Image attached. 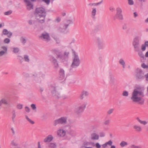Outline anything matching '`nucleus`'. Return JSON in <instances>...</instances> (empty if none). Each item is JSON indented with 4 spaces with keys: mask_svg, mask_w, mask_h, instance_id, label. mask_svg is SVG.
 <instances>
[{
    "mask_svg": "<svg viewBox=\"0 0 148 148\" xmlns=\"http://www.w3.org/2000/svg\"><path fill=\"white\" fill-rule=\"evenodd\" d=\"M36 12L38 15L40 17L43 18V19L42 20L38 19V22L41 23H44L46 16V12L45 8L43 7L37 8L36 9Z\"/></svg>",
    "mask_w": 148,
    "mask_h": 148,
    "instance_id": "nucleus-3",
    "label": "nucleus"
},
{
    "mask_svg": "<svg viewBox=\"0 0 148 148\" xmlns=\"http://www.w3.org/2000/svg\"><path fill=\"white\" fill-rule=\"evenodd\" d=\"M24 1L27 4L28 10H31L33 9V5L29 0H24Z\"/></svg>",
    "mask_w": 148,
    "mask_h": 148,
    "instance_id": "nucleus-18",
    "label": "nucleus"
},
{
    "mask_svg": "<svg viewBox=\"0 0 148 148\" xmlns=\"http://www.w3.org/2000/svg\"><path fill=\"white\" fill-rule=\"evenodd\" d=\"M61 21V18L59 17H57L55 20V21L57 22L58 23L60 22Z\"/></svg>",
    "mask_w": 148,
    "mask_h": 148,
    "instance_id": "nucleus-59",
    "label": "nucleus"
},
{
    "mask_svg": "<svg viewBox=\"0 0 148 148\" xmlns=\"http://www.w3.org/2000/svg\"><path fill=\"white\" fill-rule=\"evenodd\" d=\"M119 63L122 66L123 68L125 67V62L123 58H121L119 61Z\"/></svg>",
    "mask_w": 148,
    "mask_h": 148,
    "instance_id": "nucleus-26",
    "label": "nucleus"
},
{
    "mask_svg": "<svg viewBox=\"0 0 148 148\" xmlns=\"http://www.w3.org/2000/svg\"><path fill=\"white\" fill-rule=\"evenodd\" d=\"M136 119L137 121L141 124L143 125H147L148 122L146 121H142L138 117H137Z\"/></svg>",
    "mask_w": 148,
    "mask_h": 148,
    "instance_id": "nucleus-25",
    "label": "nucleus"
},
{
    "mask_svg": "<svg viewBox=\"0 0 148 148\" xmlns=\"http://www.w3.org/2000/svg\"><path fill=\"white\" fill-rule=\"evenodd\" d=\"M66 23H64L63 28H60L59 29L60 32L64 34H66L68 32V30L67 29L68 27L70 24L73 23V20H67L66 21Z\"/></svg>",
    "mask_w": 148,
    "mask_h": 148,
    "instance_id": "nucleus-6",
    "label": "nucleus"
},
{
    "mask_svg": "<svg viewBox=\"0 0 148 148\" xmlns=\"http://www.w3.org/2000/svg\"><path fill=\"white\" fill-rule=\"evenodd\" d=\"M99 135L96 133H93L91 134V138L92 140H98L99 139Z\"/></svg>",
    "mask_w": 148,
    "mask_h": 148,
    "instance_id": "nucleus-22",
    "label": "nucleus"
},
{
    "mask_svg": "<svg viewBox=\"0 0 148 148\" xmlns=\"http://www.w3.org/2000/svg\"><path fill=\"white\" fill-rule=\"evenodd\" d=\"M132 45L134 51L136 52L138 51L139 50V40L138 37L135 38L133 40Z\"/></svg>",
    "mask_w": 148,
    "mask_h": 148,
    "instance_id": "nucleus-8",
    "label": "nucleus"
},
{
    "mask_svg": "<svg viewBox=\"0 0 148 148\" xmlns=\"http://www.w3.org/2000/svg\"><path fill=\"white\" fill-rule=\"evenodd\" d=\"M136 79L138 80H142L145 77L144 73L141 69L137 70L136 75Z\"/></svg>",
    "mask_w": 148,
    "mask_h": 148,
    "instance_id": "nucleus-9",
    "label": "nucleus"
},
{
    "mask_svg": "<svg viewBox=\"0 0 148 148\" xmlns=\"http://www.w3.org/2000/svg\"><path fill=\"white\" fill-rule=\"evenodd\" d=\"M128 145L127 143L124 141H121L120 144V145L122 147L126 146Z\"/></svg>",
    "mask_w": 148,
    "mask_h": 148,
    "instance_id": "nucleus-28",
    "label": "nucleus"
},
{
    "mask_svg": "<svg viewBox=\"0 0 148 148\" xmlns=\"http://www.w3.org/2000/svg\"><path fill=\"white\" fill-rule=\"evenodd\" d=\"M53 139L52 136L51 135H49L45 138L44 141L45 143H49Z\"/></svg>",
    "mask_w": 148,
    "mask_h": 148,
    "instance_id": "nucleus-20",
    "label": "nucleus"
},
{
    "mask_svg": "<svg viewBox=\"0 0 148 148\" xmlns=\"http://www.w3.org/2000/svg\"><path fill=\"white\" fill-rule=\"evenodd\" d=\"M59 79L60 80L63 79L64 78V70L61 69L59 72Z\"/></svg>",
    "mask_w": 148,
    "mask_h": 148,
    "instance_id": "nucleus-19",
    "label": "nucleus"
},
{
    "mask_svg": "<svg viewBox=\"0 0 148 148\" xmlns=\"http://www.w3.org/2000/svg\"><path fill=\"white\" fill-rule=\"evenodd\" d=\"M26 118L27 120L32 124H34V121L29 119L27 116H26Z\"/></svg>",
    "mask_w": 148,
    "mask_h": 148,
    "instance_id": "nucleus-35",
    "label": "nucleus"
},
{
    "mask_svg": "<svg viewBox=\"0 0 148 148\" xmlns=\"http://www.w3.org/2000/svg\"><path fill=\"white\" fill-rule=\"evenodd\" d=\"M133 128L136 132H141L142 130V129L141 127L137 125H134Z\"/></svg>",
    "mask_w": 148,
    "mask_h": 148,
    "instance_id": "nucleus-21",
    "label": "nucleus"
},
{
    "mask_svg": "<svg viewBox=\"0 0 148 148\" xmlns=\"http://www.w3.org/2000/svg\"><path fill=\"white\" fill-rule=\"evenodd\" d=\"M24 59L25 62H29L30 61L29 56L27 55H25L24 56Z\"/></svg>",
    "mask_w": 148,
    "mask_h": 148,
    "instance_id": "nucleus-31",
    "label": "nucleus"
},
{
    "mask_svg": "<svg viewBox=\"0 0 148 148\" xmlns=\"http://www.w3.org/2000/svg\"><path fill=\"white\" fill-rule=\"evenodd\" d=\"M21 41L22 43L24 44L26 42V40L24 38L21 37Z\"/></svg>",
    "mask_w": 148,
    "mask_h": 148,
    "instance_id": "nucleus-43",
    "label": "nucleus"
},
{
    "mask_svg": "<svg viewBox=\"0 0 148 148\" xmlns=\"http://www.w3.org/2000/svg\"><path fill=\"white\" fill-rule=\"evenodd\" d=\"M17 57L18 59L19 60L20 62L21 63H22L23 61V58L22 56L20 55H18Z\"/></svg>",
    "mask_w": 148,
    "mask_h": 148,
    "instance_id": "nucleus-36",
    "label": "nucleus"
},
{
    "mask_svg": "<svg viewBox=\"0 0 148 148\" xmlns=\"http://www.w3.org/2000/svg\"><path fill=\"white\" fill-rule=\"evenodd\" d=\"M116 13L115 18L119 20H123V17L122 14V9L120 7H118L116 8Z\"/></svg>",
    "mask_w": 148,
    "mask_h": 148,
    "instance_id": "nucleus-10",
    "label": "nucleus"
},
{
    "mask_svg": "<svg viewBox=\"0 0 148 148\" xmlns=\"http://www.w3.org/2000/svg\"><path fill=\"white\" fill-rule=\"evenodd\" d=\"M146 46L144 44H143L141 46V49L143 51H145L146 49Z\"/></svg>",
    "mask_w": 148,
    "mask_h": 148,
    "instance_id": "nucleus-49",
    "label": "nucleus"
},
{
    "mask_svg": "<svg viewBox=\"0 0 148 148\" xmlns=\"http://www.w3.org/2000/svg\"><path fill=\"white\" fill-rule=\"evenodd\" d=\"M3 104L6 105L9 104L8 102L7 101V100L4 98L0 100V106H1Z\"/></svg>",
    "mask_w": 148,
    "mask_h": 148,
    "instance_id": "nucleus-24",
    "label": "nucleus"
},
{
    "mask_svg": "<svg viewBox=\"0 0 148 148\" xmlns=\"http://www.w3.org/2000/svg\"><path fill=\"white\" fill-rule=\"evenodd\" d=\"M141 66L144 69H148V65H147L144 63H143L142 64Z\"/></svg>",
    "mask_w": 148,
    "mask_h": 148,
    "instance_id": "nucleus-44",
    "label": "nucleus"
},
{
    "mask_svg": "<svg viewBox=\"0 0 148 148\" xmlns=\"http://www.w3.org/2000/svg\"><path fill=\"white\" fill-rule=\"evenodd\" d=\"M45 75L41 73H39L38 74L34 73L32 74V77L36 82H38L40 79V77H43Z\"/></svg>",
    "mask_w": 148,
    "mask_h": 148,
    "instance_id": "nucleus-12",
    "label": "nucleus"
},
{
    "mask_svg": "<svg viewBox=\"0 0 148 148\" xmlns=\"http://www.w3.org/2000/svg\"><path fill=\"white\" fill-rule=\"evenodd\" d=\"M114 110V109H111L109 110L107 112V114L108 115H110L112 113H113V111Z\"/></svg>",
    "mask_w": 148,
    "mask_h": 148,
    "instance_id": "nucleus-39",
    "label": "nucleus"
},
{
    "mask_svg": "<svg viewBox=\"0 0 148 148\" xmlns=\"http://www.w3.org/2000/svg\"><path fill=\"white\" fill-rule=\"evenodd\" d=\"M144 77H145L146 80L148 81V73L145 75Z\"/></svg>",
    "mask_w": 148,
    "mask_h": 148,
    "instance_id": "nucleus-60",
    "label": "nucleus"
},
{
    "mask_svg": "<svg viewBox=\"0 0 148 148\" xmlns=\"http://www.w3.org/2000/svg\"><path fill=\"white\" fill-rule=\"evenodd\" d=\"M72 60V62L71 64L72 67L73 68H77L80 64V61L77 54L75 52L73 53Z\"/></svg>",
    "mask_w": 148,
    "mask_h": 148,
    "instance_id": "nucleus-4",
    "label": "nucleus"
},
{
    "mask_svg": "<svg viewBox=\"0 0 148 148\" xmlns=\"http://www.w3.org/2000/svg\"><path fill=\"white\" fill-rule=\"evenodd\" d=\"M92 14L93 18H94L96 13V9L95 8H92Z\"/></svg>",
    "mask_w": 148,
    "mask_h": 148,
    "instance_id": "nucleus-32",
    "label": "nucleus"
},
{
    "mask_svg": "<svg viewBox=\"0 0 148 148\" xmlns=\"http://www.w3.org/2000/svg\"><path fill=\"white\" fill-rule=\"evenodd\" d=\"M67 118L66 117H62L58 119L55 120L54 122L55 126L58 124H65L67 123Z\"/></svg>",
    "mask_w": 148,
    "mask_h": 148,
    "instance_id": "nucleus-7",
    "label": "nucleus"
},
{
    "mask_svg": "<svg viewBox=\"0 0 148 148\" xmlns=\"http://www.w3.org/2000/svg\"><path fill=\"white\" fill-rule=\"evenodd\" d=\"M54 39L57 44H59L60 43V40L57 37L54 38Z\"/></svg>",
    "mask_w": 148,
    "mask_h": 148,
    "instance_id": "nucleus-58",
    "label": "nucleus"
},
{
    "mask_svg": "<svg viewBox=\"0 0 148 148\" xmlns=\"http://www.w3.org/2000/svg\"><path fill=\"white\" fill-rule=\"evenodd\" d=\"M38 148H41V146L40 144V142H38Z\"/></svg>",
    "mask_w": 148,
    "mask_h": 148,
    "instance_id": "nucleus-63",
    "label": "nucleus"
},
{
    "mask_svg": "<svg viewBox=\"0 0 148 148\" xmlns=\"http://www.w3.org/2000/svg\"><path fill=\"white\" fill-rule=\"evenodd\" d=\"M51 51L53 54L57 56L56 58L57 59H60L61 62H64L68 60L69 53V52L65 51L64 55H63L62 54V51L57 49H53Z\"/></svg>",
    "mask_w": 148,
    "mask_h": 148,
    "instance_id": "nucleus-2",
    "label": "nucleus"
},
{
    "mask_svg": "<svg viewBox=\"0 0 148 148\" xmlns=\"http://www.w3.org/2000/svg\"><path fill=\"white\" fill-rule=\"evenodd\" d=\"M109 10L113 12L114 10V8L112 7H111L109 8Z\"/></svg>",
    "mask_w": 148,
    "mask_h": 148,
    "instance_id": "nucleus-61",
    "label": "nucleus"
},
{
    "mask_svg": "<svg viewBox=\"0 0 148 148\" xmlns=\"http://www.w3.org/2000/svg\"><path fill=\"white\" fill-rule=\"evenodd\" d=\"M87 103L86 102L82 101L78 104V106L76 109V111L77 114L82 112L86 108Z\"/></svg>",
    "mask_w": 148,
    "mask_h": 148,
    "instance_id": "nucleus-5",
    "label": "nucleus"
},
{
    "mask_svg": "<svg viewBox=\"0 0 148 148\" xmlns=\"http://www.w3.org/2000/svg\"><path fill=\"white\" fill-rule=\"evenodd\" d=\"M144 44L147 47H148V41L145 42Z\"/></svg>",
    "mask_w": 148,
    "mask_h": 148,
    "instance_id": "nucleus-64",
    "label": "nucleus"
},
{
    "mask_svg": "<svg viewBox=\"0 0 148 148\" xmlns=\"http://www.w3.org/2000/svg\"><path fill=\"white\" fill-rule=\"evenodd\" d=\"M77 68H73L72 67L71 65V68L69 69V71L70 73H73L75 71V69H76Z\"/></svg>",
    "mask_w": 148,
    "mask_h": 148,
    "instance_id": "nucleus-33",
    "label": "nucleus"
},
{
    "mask_svg": "<svg viewBox=\"0 0 148 148\" xmlns=\"http://www.w3.org/2000/svg\"><path fill=\"white\" fill-rule=\"evenodd\" d=\"M25 110L26 112H29L30 111V109L29 107L27 106H25Z\"/></svg>",
    "mask_w": 148,
    "mask_h": 148,
    "instance_id": "nucleus-55",
    "label": "nucleus"
},
{
    "mask_svg": "<svg viewBox=\"0 0 148 148\" xmlns=\"http://www.w3.org/2000/svg\"><path fill=\"white\" fill-rule=\"evenodd\" d=\"M50 60L53 64L54 68L56 69L58 68L59 65L57 60L53 56L51 57Z\"/></svg>",
    "mask_w": 148,
    "mask_h": 148,
    "instance_id": "nucleus-16",
    "label": "nucleus"
},
{
    "mask_svg": "<svg viewBox=\"0 0 148 148\" xmlns=\"http://www.w3.org/2000/svg\"><path fill=\"white\" fill-rule=\"evenodd\" d=\"M12 34L10 31H8V30L5 29H4L2 31V36L3 35H7L8 37L9 38H10L12 35Z\"/></svg>",
    "mask_w": 148,
    "mask_h": 148,
    "instance_id": "nucleus-15",
    "label": "nucleus"
},
{
    "mask_svg": "<svg viewBox=\"0 0 148 148\" xmlns=\"http://www.w3.org/2000/svg\"><path fill=\"white\" fill-rule=\"evenodd\" d=\"M57 134L58 136L63 137L65 135L66 132L63 129H60L57 131Z\"/></svg>",
    "mask_w": 148,
    "mask_h": 148,
    "instance_id": "nucleus-17",
    "label": "nucleus"
},
{
    "mask_svg": "<svg viewBox=\"0 0 148 148\" xmlns=\"http://www.w3.org/2000/svg\"><path fill=\"white\" fill-rule=\"evenodd\" d=\"M1 48L3 49L4 50V51H5V53H7V48L5 46H2L1 47Z\"/></svg>",
    "mask_w": 148,
    "mask_h": 148,
    "instance_id": "nucleus-54",
    "label": "nucleus"
},
{
    "mask_svg": "<svg viewBox=\"0 0 148 148\" xmlns=\"http://www.w3.org/2000/svg\"><path fill=\"white\" fill-rule=\"evenodd\" d=\"M97 148H100L101 147V145L98 143H97L94 145Z\"/></svg>",
    "mask_w": 148,
    "mask_h": 148,
    "instance_id": "nucleus-50",
    "label": "nucleus"
},
{
    "mask_svg": "<svg viewBox=\"0 0 148 148\" xmlns=\"http://www.w3.org/2000/svg\"><path fill=\"white\" fill-rule=\"evenodd\" d=\"M12 119L13 122H15V118L16 116V114L15 110H13L12 112Z\"/></svg>",
    "mask_w": 148,
    "mask_h": 148,
    "instance_id": "nucleus-30",
    "label": "nucleus"
},
{
    "mask_svg": "<svg viewBox=\"0 0 148 148\" xmlns=\"http://www.w3.org/2000/svg\"><path fill=\"white\" fill-rule=\"evenodd\" d=\"M6 53L5 51H0V56H3L4 54Z\"/></svg>",
    "mask_w": 148,
    "mask_h": 148,
    "instance_id": "nucleus-56",
    "label": "nucleus"
},
{
    "mask_svg": "<svg viewBox=\"0 0 148 148\" xmlns=\"http://www.w3.org/2000/svg\"><path fill=\"white\" fill-rule=\"evenodd\" d=\"M12 12L11 10H9L5 12L4 14L5 15H8L10 14Z\"/></svg>",
    "mask_w": 148,
    "mask_h": 148,
    "instance_id": "nucleus-47",
    "label": "nucleus"
},
{
    "mask_svg": "<svg viewBox=\"0 0 148 148\" xmlns=\"http://www.w3.org/2000/svg\"><path fill=\"white\" fill-rule=\"evenodd\" d=\"M31 107L33 110L36 111V107L35 104H32L31 105Z\"/></svg>",
    "mask_w": 148,
    "mask_h": 148,
    "instance_id": "nucleus-41",
    "label": "nucleus"
},
{
    "mask_svg": "<svg viewBox=\"0 0 148 148\" xmlns=\"http://www.w3.org/2000/svg\"><path fill=\"white\" fill-rule=\"evenodd\" d=\"M13 49V52L15 53H18L19 51V49L17 47H14Z\"/></svg>",
    "mask_w": 148,
    "mask_h": 148,
    "instance_id": "nucleus-34",
    "label": "nucleus"
},
{
    "mask_svg": "<svg viewBox=\"0 0 148 148\" xmlns=\"http://www.w3.org/2000/svg\"><path fill=\"white\" fill-rule=\"evenodd\" d=\"M129 93L127 91H124L122 93V95L123 96L127 97L128 96Z\"/></svg>",
    "mask_w": 148,
    "mask_h": 148,
    "instance_id": "nucleus-38",
    "label": "nucleus"
},
{
    "mask_svg": "<svg viewBox=\"0 0 148 148\" xmlns=\"http://www.w3.org/2000/svg\"><path fill=\"white\" fill-rule=\"evenodd\" d=\"M99 136L100 137H102L105 136V133L103 132H101L99 133Z\"/></svg>",
    "mask_w": 148,
    "mask_h": 148,
    "instance_id": "nucleus-51",
    "label": "nucleus"
},
{
    "mask_svg": "<svg viewBox=\"0 0 148 148\" xmlns=\"http://www.w3.org/2000/svg\"><path fill=\"white\" fill-rule=\"evenodd\" d=\"M138 55L141 58L143 59L145 58V56L142 52H139L138 53Z\"/></svg>",
    "mask_w": 148,
    "mask_h": 148,
    "instance_id": "nucleus-40",
    "label": "nucleus"
},
{
    "mask_svg": "<svg viewBox=\"0 0 148 148\" xmlns=\"http://www.w3.org/2000/svg\"><path fill=\"white\" fill-rule=\"evenodd\" d=\"M110 122V120L108 119L106 120L103 122L104 125H108L109 124Z\"/></svg>",
    "mask_w": 148,
    "mask_h": 148,
    "instance_id": "nucleus-42",
    "label": "nucleus"
},
{
    "mask_svg": "<svg viewBox=\"0 0 148 148\" xmlns=\"http://www.w3.org/2000/svg\"><path fill=\"white\" fill-rule=\"evenodd\" d=\"M56 86L55 84L51 85L50 87V90L52 94L54 96H56L57 98H59L60 97V94L56 91Z\"/></svg>",
    "mask_w": 148,
    "mask_h": 148,
    "instance_id": "nucleus-11",
    "label": "nucleus"
},
{
    "mask_svg": "<svg viewBox=\"0 0 148 148\" xmlns=\"http://www.w3.org/2000/svg\"><path fill=\"white\" fill-rule=\"evenodd\" d=\"M40 38L47 41H48L50 40L49 34L46 32H44L40 36Z\"/></svg>",
    "mask_w": 148,
    "mask_h": 148,
    "instance_id": "nucleus-14",
    "label": "nucleus"
},
{
    "mask_svg": "<svg viewBox=\"0 0 148 148\" xmlns=\"http://www.w3.org/2000/svg\"><path fill=\"white\" fill-rule=\"evenodd\" d=\"M128 3L129 5H132L134 4V2L133 0H128Z\"/></svg>",
    "mask_w": 148,
    "mask_h": 148,
    "instance_id": "nucleus-52",
    "label": "nucleus"
},
{
    "mask_svg": "<svg viewBox=\"0 0 148 148\" xmlns=\"http://www.w3.org/2000/svg\"><path fill=\"white\" fill-rule=\"evenodd\" d=\"M134 16L135 18L136 17L138 16L137 13L136 12H134Z\"/></svg>",
    "mask_w": 148,
    "mask_h": 148,
    "instance_id": "nucleus-62",
    "label": "nucleus"
},
{
    "mask_svg": "<svg viewBox=\"0 0 148 148\" xmlns=\"http://www.w3.org/2000/svg\"><path fill=\"white\" fill-rule=\"evenodd\" d=\"M112 141L110 140L109 141L106 143L105 144L102 145V146L103 148H106L108 145L110 146L112 145Z\"/></svg>",
    "mask_w": 148,
    "mask_h": 148,
    "instance_id": "nucleus-27",
    "label": "nucleus"
},
{
    "mask_svg": "<svg viewBox=\"0 0 148 148\" xmlns=\"http://www.w3.org/2000/svg\"><path fill=\"white\" fill-rule=\"evenodd\" d=\"M130 147L131 148H142L140 146H136L134 145H132Z\"/></svg>",
    "mask_w": 148,
    "mask_h": 148,
    "instance_id": "nucleus-48",
    "label": "nucleus"
},
{
    "mask_svg": "<svg viewBox=\"0 0 148 148\" xmlns=\"http://www.w3.org/2000/svg\"><path fill=\"white\" fill-rule=\"evenodd\" d=\"M67 133L71 136H73V134H74L75 132L74 131L70 130L67 132Z\"/></svg>",
    "mask_w": 148,
    "mask_h": 148,
    "instance_id": "nucleus-37",
    "label": "nucleus"
},
{
    "mask_svg": "<svg viewBox=\"0 0 148 148\" xmlns=\"http://www.w3.org/2000/svg\"><path fill=\"white\" fill-rule=\"evenodd\" d=\"M127 24H125L123 25V29L124 30H125L127 29Z\"/></svg>",
    "mask_w": 148,
    "mask_h": 148,
    "instance_id": "nucleus-57",
    "label": "nucleus"
},
{
    "mask_svg": "<svg viewBox=\"0 0 148 148\" xmlns=\"http://www.w3.org/2000/svg\"><path fill=\"white\" fill-rule=\"evenodd\" d=\"M96 41L97 43L98 47L99 49H102L104 48L105 47L104 43L100 38H97Z\"/></svg>",
    "mask_w": 148,
    "mask_h": 148,
    "instance_id": "nucleus-13",
    "label": "nucleus"
},
{
    "mask_svg": "<svg viewBox=\"0 0 148 148\" xmlns=\"http://www.w3.org/2000/svg\"><path fill=\"white\" fill-rule=\"evenodd\" d=\"M141 88L140 87H138L134 89L131 99L133 102H138L139 104L142 105L144 103V99L142 98L144 97V95L143 91L140 90Z\"/></svg>",
    "mask_w": 148,
    "mask_h": 148,
    "instance_id": "nucleus-1",
    "label": "nucleus"
},
{
    "mask_svg": "<svg viewBox=\"0 0 148 148\" xmlns=\"http://www.w3.org/2000/svg\"><path fill=\"white\" fill-rule=\"evenodd\" d=\"M110 83L111 84H114L115 82V79L113 76L112 75H110Z\"/></svg>",
    "mask_w": 148,
    "mask_h": 148,
    "instance_id": "nucleus-29",
    "label": "nucleus"
},
{
    "mask_svg": "<svg viewBox=\"0 0 148 148\" xmlns=\"http://www.w3.org/2000/svg\"><path fill=\"white\" fill-rule=\"evenodd\" d=\"M11 144L13 145L14 146H18V144L16 143L14 141H12Z\"/></svg>",
    "mask_w": 148,
    "mask_h": 148,
    "instance_id": "nucleus-53",
    "label": "nucleus"
},
{
    "mask_svg": "<svg viewBox=\"0 0 148 148\" xmlns=\"http://www.w3.org/2000/svg\"><path fill=\"white\" fill-rule=\"evenodd\" d=\"M10 42V40L9 38H5L4 40V42L5 43L8 44Z\"/></svg>",
    "mask_w": 148,
    "mask_h": 148,
    "instance_id": "nucleus-45",
    "label": "nucleus"
},
{
    "mask_svg": "<svg viewBox=\"0 0 148 148\" xmlns=\"http://www.w3.org/2000/svg\"><path fill=\"white\" fill-rule=\"evenodd\" d=\"M17 108L19 110H21L23 108V105L21 104H18L17 105Z\"/></svg>",
    "mask_w": 148,
    "mask_h": 148,
    "instance_id": "nucleus-46",
    "label": "nucleus"
},
{
    "mask_svg": "<svg viewBox=\"0 0 148 148\" xmlns=\"http://www.w3.org/2000/svg\"><path fill=\"white\" fill-rule=\"evenodd\" d=\"M89 95L88 92L84 90L83 91L81 92V94L80 96V99H82L84 98V96H88Z\"/></svg>",
    "mask_w": 148,
    "mask_h": 148,
    "instance_id": "nucleus-23",
    "label": "nucleus"
}]
</instances>
